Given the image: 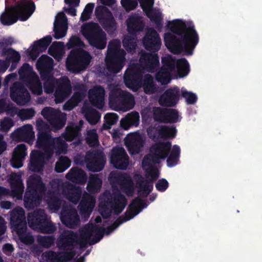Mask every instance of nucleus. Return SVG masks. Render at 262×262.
<instances>
[{
	"label": "nucleus",
	"mask_w": 262,
	"mask_h": 262,
	"mask_svg": "<svg viewBox=\"0 0 262 262\" xmlns=\"http://www.w3.org/2000/svg\"><path fill=\"white\" fill-rule=\"evenodd\" d=\"M172 33L164 34V43L167 48L173 54L184 53L189 56L199 41V35L193 25L176 19L169 21Z\"/></svg>",
	"instance_id": "1"
},
{
	"label": "nucleus",
	"mask_w": 262,
	"mask_h": 262,
	"mask_svg": "<svg viewBox=\"0 0 262 262\" xmlns=\"http://www.w3.org/2000/svg\"><path fill=\"white\" fill-rule=\"evenodd\" d=\"M99 211L103 219H108L112 211L116 215L120 214L127 205V199L120 191L111 193L105 190L100 197Z\"/></svg>",
	"instance_id": "2"
},
{
	"label": "nucleus",
	"mask_w": 262,
	"mask_h": 262,
	"mask_svg": "<svg viewBox=\"0 0 262 262\" xmlns=\"http://www.w3.org/2000/svg\"><path fill=\"white\" fill-rule=\"evenodd\" d=\"M35 5L31 0H20L14 6L7 9L1 16V23L4 25L10 26L18 20H27L35 10Z\"/></svg>",
	"instance_id": "3"
},
{
	"label": "nucleus",
	"mask_w": 262,
	"mask_h": 262,
	"mask_svg": "<svg viewBox=\"0 0 262 262\" xmlns=\"http://www.w3.org/2000/svg\"><path fill=\"white\" fill-rule=\"evenodd\" d=\"M46 191L45 184L40 176H31L27 181V187L24 195V206L27 209L38 206Z\"/></svg>",
	"instance_id": "4"
},
{
	"label": "nucleus",
	"mask_w": 262,
	"mask_h": 262,
	"mask_svg": "<svg viewBox=\"0 0 262 262\" xmlns=\"http://www.w3.org/2000/svg\"><path fill=\"white\" fill-rule=\"evenodd\" d=\"M120 47L121 43L118 39L112 40L108 43L105 61L110 72L117 73L124 65L126 52Z\"/></svg>",
	"instance_id": "5"
},
{
	"label": "nucleus",
	"mask_w": 262,
	"mask_h": 262,
	"mask_svg": "<svg viewBox=\"0 0 262 262\" xmlns=\"http://www.w3.org/2000/svg\"><path fill=\"white\" fill-rule=\"evenodd\" d=\"M10 223L12 229L17 234L20 241L26 245H30L34 242L32 235L27 233V223L25 212L21 207L13 209L10 213Z\"/></svg>",
	"instance_id": "6"
},
{
	"label": "nucleus",
	"mask_w": 262,
	"mask_h": 262,
	"mask_svg": "<svg viewBox=\"0 0 262 262\" xmlns=\"http://www.w3.org/2000/svg\"><path fill=\"white\" fill-rule=\"evenodd\" d=\"M77 234L72 230H64L57 240V247L61 251L62 255L58 257V262H68L75 256L74 251L77 243Z\"/></svg>",
	"instance_id": "7"
},
{
	"label": "nucleus",
	"mask_w": 262,
	"mask_h": 262,
	"mask_svg": "<svg viewBox=\"0 0 262 262\" xmlns=\"http://www.w3.org/2000/svg\"><path fill=\"white\" fill-rule=\"evenodd\" d=\"M104 229L97 225H86L79 230V234H77V243L79 245L80 249H84L88 247V245H94L98 243L103 237Z\"/></svg>",
	"instance_id": "8"
},
{
	"label": "nucleus",
	"mask_w": 262,
	"mask_h": 262,
	"mask_svg": "<svg viewBox=\"0 0 262 262\" xmlns=\"http://www.w3.org/2000/svg\"><path fill=\"white\" fill-rule=\"evenodd\" d=\"M81 32L89 44L102 50L106 45V34L97 23L91 21L83 25Z\"/></svg>",
	"instance_id": "9"
},
{
	"label": "nucleus",
	"mask_w": 262,
	"mask_h": 262,
	"mask_svg": "<svg viewBox=\"0 0 262 262\" xmlns=\"http://www.w3.org/2000/svg\"><path fill=\"white\" fill-rule=\"evenodd\" d=\"M28 224L31 228L44 234H52L56 227L43 209H37L28 214Z\"/></svg>",
	"instance_id": "10"
},
{
	"label": "nucleus",
	"mask_w": 262,
	"mask_h": 262,
	"mask_svg": "<svg viewBox=\"0 0 262 262\" xmlns=\"http://www.w3.org/2000/svg\"><path fill=\"white\" fill-rule=\"evenodd\" d=\"M148 204L144 200H142L138 196L135 198L129 205L125 212L124 216H119L111 225L108 226L106 229L102 227L104 229L103 235L104 233L107 235L110 234L122 223L129 221L138 215L143 208H146Z\"/></svg>",
	"instance_id": "11"
},
{
	"label": "nucleus",
	"mask_w": 262,
	"mask_h": 262,
	"mask_svg": "<svg viewBox=\"0 0 262 262\" xmlns=\"http://www.w3.org/2000/svg\"><path fill=\"white\" fill-rule=\"evenodd\" d=\"M92 56L89 52L83 49L72 50L67 61V68L70 72L78 74L86 70L90 64Z\"/></svg>",
	"instance_id": "12"
},
{
	"label": "nucleus",
	"mask_w": 262,
	"mask_h": 262,
	"mask_svg": "<svg viewBox=\"0 0 262 262\" xmlns=\"http://www.w3.org/2000/svg\"><path fill=\"white\" fill-rule=\"evenodd\" d=\"M171 146L169 141L154 143L150 147L149 154L144 157L142 165L145 166L150 165L151 163L159 164L161 160H165L168 157Z\"/></svg>",
	"instance_id": "13"
},
{
	"label": "nucleus",
	"mask_w": 262,
	"mask_h": 262,
	"mask_svg": "<svg viewBox=\"0 0 262 262\" xmlns=\"http://www.w3.org/2000/svg\"><path fill=\"white\" fill-rule=\"evenodd\" d=\"M85 161L89 171L99 172L104 167L106 158L103 151L98 149H93L86 152Z\"/></svg>",
	"instance_id": "14"
},
{
	"label": "nucleus",
	"mask_w": 262,
	"mask_h": 262,
	"mask_svg": "<svg viewBox=\"0 0 262 262\" xmlns=\"http://www.w3.org/2000/svg\"><path fill=\"white\" fill-rule=\"evenodd\" d=\"M142 79V73L139 67L135 64L130 65L124 75L125 85L134 91H136L141 87Z\"/></svg>",
	"instance_id": "15"
},
{
	"label": "nucleus",
	"mask_w": 262,
	"mask_h": 262,
	"mask_svg": "<svg viewBox=\"0 0 262 262\" xmlns=\"http://www.w3.org/2000/svg\"><path fill=\"white\" fill-rule=\"evenodd\" d=\"M41 115L55 129L62 128L66 124V116L51 107H46L43 108Z\"/></svg>",
	"instance_id": "16"
},
{
	"label": "nucleus",
	"mask_w": 262,
	"mask_h": 262,
	"mask_svg": "<svg viewBox=\"0 0 262 262\" xmlns=\"http://www.w3.org/2000/svg\"><path fill=\"white\" fill-rule=\"evenodd\" d=\"M139 55V62L145 71L149 73H154L159 69V57L157 53H147L141 50Z\"/></svg>",
	"instance_id": "17"
},
{
	"label": "nucleus",
	"mask_w": 262,
	"mask_h": 262,
	"mask_svg": "<svg viewBox=\"0 0 262 262\" xmlns=\"http://www.w3.org/2000/svg\"><path fill=\"white\" fill-rule=\"evenodd\" d=\"M11 99L19 105H24L30 101L31 96L27 89L20 82H15L10 88Z\"/></svg>",
	"instance_id": "18"
},
{
	"label": "nucleus",
	"mask_w": 262,
	"mask_h": 262,
	"mask_svg": "<svg viewBox=\"0 0 262 262\" xmlns=\"http://www.w3.org/2000/svg\"><path fill=\"white\" fill-rule=\"evenodd\" d=\"M143 46L147 51L157 53L161 46V40L159 34L154 28L148 29L142 38Z\"/></svg>",
	"instance_id": "19"
},
{
	"label": "nucleus",
	"mask_w": 262,
	"mask_h": 262,
	"mask_svg": "<svg viewBox=\"0 0 262 262\" xmlns=\"http://www.w3.org/2000/svg\"><path fill=\"white\" fill-rule=\"evenodd\" d=\"M72 93L71 82L67 76H63L58 79L57 83L54 96L56 103L63 102L68 98Z\"/></svg>",
	"instance_id": "20"
},
{
	"label": "nucleus",
	"mask_w": 262,
	"mask_h": 262,
	"mask_svg": "<svg viewBox=\"0 0 262 262\" xmlns=\"http://www.w3.org/2000/svg\"><path fill=\"white\" fill-rule=\"evenodd\" d=\"M128 156L122 147L113 148L110 157L111 163L117 169L125 170L128 165Z\"/></svg>",
	"instance_id": "21"
},
{
	"label": "nucleus",
	"mask_w": 262,
	"mask_h": 262,
	"mask_svg": "<svg viewBox=\"0 0 262 262\" xmlns=\"http://www.w3.org/2000/svg\"><path fill=\"white\" fill-rule=\"evenodd\" d=\"M180 90L176 86L167 89L160 97L159 104L162 106L173 107L179 102Z\"/></svg>",
	"instance_id": "22"
},
{
	"label": "nucleus",
	"mask_w": 262,
	"mask_h": 262,
	"mask_svg": "<svg viewBox=\"0 0 262 262\" xmlns=\"http://www.w3.org/2000/svg\"><path fill=\"white\" fill-rule=\"evenodd\" d=\"M133 98V95L119 89L112 90L108 97L109 104L115 109H122V105Z\"/></svg>",
	"instance_id": "23"
},
{
	"label": "nucleus",
	"mask_w": 262,
	"mask_h": 262,
	"mask_svg": "<svg viewBox=\"0 0 262 262\" xmlns=\"http://www.w3.org/2000/svg\"><path fill=\"white\" fill-rule=\"evenodd\" d=\"M109 180L112 183L119 185L121 189L125 192L132 193L133 191V181L128 174L112 171L109 176Z\"/></svg>",
	"instance_id": "24"
},
{
	"label": "nucleus",
	"mask_w": 262,
	"mask_h": 262,
	"mask_svg": "<svg viewBox=\"0 0 262 262\" xmlns=\"http://www.w3.org/2000/svg\"><path fill=\"white\" fill-rule=\"evenodd\" d=\"M54 140L49 132L37 134L36 147L44 150L45 155L48 158H51L53 154V143Z\"/></svg>",
	"instance_id": "25"
},
{
	"label": "nucleus",
	"mask_w": 262,
	"mask_h": 262,
	"mask_svg": "<svg viewBox=\"0 0 262 262\" xmlns=\"http://www.w3.org/2000/svg\"><path fill=\"white\" fill-rule=\"evenodd\" d=\"M95 199L89 193L84 191L78 206L82 217L88 219L90 217L95 207Z\"/></svg>",
	"instance_id": "26"
},
{
	"label": "nucleus",
	"mask_w": 262,
	"mask_h": 262,
	"mask_svg": "<svg viewBox=\"0 0 262 262\" xmlns=\"http://www.w3.org/2000/svg\"><path fill=\"white\" fill-rule=\"evenodd\" d=\"M105 91L104 89L100 86H96L89 91V99L92 106L102 109L104 105Z\"/></svg>",
	"instance_id": "27"
},
{
	"label": "nucleus",
	"mask_w": 262,
	"mask_h": 262,
	"mask_svg": "<svg viewBox=\"0 0 262 262\" xmlns=\"http://www.w3.org/2000/svg\"><path fill=\"white\" fill-rule=\"evenodd\" d=\"M53 67V59L46 55H42L36 62V68L39 72L41 78H45L54 75Z\"/></svg>",
	"instance_id": "28"
},
{
	"label": "nucleus",
	"mask_w": 262,
	"mask_h": 262,
	"mask_svg": "<svg viewBox=\"0 0 262 262\" xmlns=\"http://www.w3.org/2000/svg\"><path fill=\"white\" fill-rule=\"evenodd\" d=\"M82 189L70 183L66 184L62 189V193L66 198L74 204H77L82 198Z\"/></svg>",
	"instance_id": "29"
},
{
	"label": "nucleus",
	"mask_w": 262,
	"mask_h": 262,
	"mask_svg": "<svg viewBox=\"0 0 262 262\" xmlns=\"http://www.w3.org/2000/svg\"><path fill=\"white\" fill-rule=\"evenodd\" d=\"M126 25L129 34L136 36L138 33L143 31L145 27V23L141 16L135 14L130 16L127 19Z\"/></svg>",
	"instance_id": "30"
},
{
	"label": "nucleus",
	"mask_w": 262,
	"mask_h": 262,
	"mask_svg": "<svg viewBox=\"0 0 262 262\" xmlns=\"http://www.w3.org/2000/svg\"><path fill=\"white\" fill-rule=\"evenodd\" d=\"M13 138L19 141H25L28 143H32L34 138V133L31 125H26L18 128L12 134Z\"/></svg>",
	"instance_id": "31"
},
{
	"label": "nucleus",
	"mask_w": 262,
	"mask_h": 262,
	"mask_svg": "<svg viewBox=\"0 0 262 262\" xmlns=\"http://www.w3.org/2000/svg\"><path fill=\"white\" fill-rule=\"evenodd\" d=\"M149 175L150 176L151 179L146 180H141L138 183V187L140 190L139 192H141L140 194L143 198H146L148 195L152 191L153 189L152 182L156 180L159 176V172L158 170L154 168L149 172Z\"/></svg>",
	"instance_id": "32"
},
{
	"label": "nucleus",
	"mask_w": 262,
	"mask_h": 262,
	"mask_svg": "<svg viewBox=\"0 0 262 262\" xmlns=\"http://www.w3.org/2000/svg\"><path fill=\"white\" fill-rule=\"evenodd\" d=\"M45 153L33 150L30 155V170L33 172H40L43 170L45 164Z\"/></svg>",
	"instance_id": "33"
},
{
	"label": "nucleus",
	"mask_w": 262,
	"mask_h": 262,
	"mask_svg": "<svg viewBox=\"0 0 262 262\" xmlns=\"http://www.w3.org/2000/svg\"><path fill=\"white\" fill-rule=\"evenodd\" d=\"M9 183L13 194L18 199H21L24 186L21 176L16 173H13L10 177Z\"/></svg>",
	"instance_id": "34"
},
{
	"label": "nucleus",
	"mask_w": 262,
	"mask_h": 262,
	"mask_svg": "<svg viewBox=\"0 0 262 262\" xmlns=\"http://www.w3.org/2000/svg\"><path fill=\"white\" fill-rule=\"evenodd\" d=\"M61 220L63 224L70 228H74L79 225L80 219L75 209H70L62 213Z\"/></svg>",
	"instance_id": "35"
},
{
	"label": "nucleus",
	"mask_w": 262,
	"mask_h": 262,
	"mask_svg": "<svg viewBox=\"0 0 262 262\" xmlns=\"http://www.w3.org/2000/svg\"><path fill=\"white\" fill-rule=\"evenodd\" d=\"M126 145L129 154L132 155L139 154L144 144L142 138L138 136H132L125 141Z\"/></svg>",
	"instance_id": "36"
},
{
	"label": "nucleus",
	"mask_w": 262,
	"mask_h": 262,
	"mask_svg": "<svg viewBox=\"0 0 262 262\" xmlns=\"http://www.w3.org/2000/svg\"><path fill=\"white\" fill-rule=\"evenodd\" d=\"M52 40V37L48 35L38 40L35 41L30 51V56L36 57L39 53L45 51L51 43Z\"/></svg>",
	"instance_id": "37"
},
{
	"label": "nucleus",
	"mask_w": 262,
	"mask_h": 262,
	"mask_svg": "<svg viewBox=\"0 0 262 262\" xmlns=\"http://www.w3.org/2000/svg\"><path fill=\"white\" fill-rule=\"evenodd\" d=\"M66 178L74 183L83 184L86 183L88 177L83 170L74 167H72L66 174Z\"/></svg>",
	"instance_id": "38"
},
{
	"label": "nucleus",
	"mask_w": 262,
	"mask_h": 262,
	"mask_svg": "<svg viewBox=\"0 0 262 262\" xmlns=\"http://www.w3.org/2000/svg\"><path fill=\"white\" fill-rule=\"evenodd\" d=\"M141 87H142L144 92L148 95L153 94L159 92L160 88L154 81L152 76L146 74L141 81Z\"/></svg>",
	"instance_id": "39"
},
{
	"label": "nucleus",
	"mask_w": 262,
	"mask_h": 262,
	"mask_svg": "<svg viewBox=\"0 0 262 262\" xmlns=\"http://www.w3.org/2000/svg\"><path fill=\"white\" fill-rule=\"evenodd\" d=\"M99 23L108 33H113L117 30V23L112 12L106 14L104 17L101 18Z\"/></svg>",
	"instance_id": "40"
},
{
	"label": "nucleus",
	"mask_w": 262,
	"mask_h": 262,
	"mask_svg": "<svg viewBox=\"0 0 262 262\" xmlns=\"http://www.w3.org/2000/svg\"><path fill=\"white\" fill-rule=\"evenodd\" d=\"M62 200L59 193L54 191L48 192L47 204L49 208L54 212L58 211L62 204Z\"/></svg>",
	"instance_id": "41"
},
{
	"label": "nucleus",
	"mask_w": 262,
	"mask_h": 262,
	"mask_svg": "<svg viewBox=\"0 0 262 262\" xmlns=\"http://www.w3.org/2000/svg\"><path fill=\"white\" fill-rule=\"evenodd\" d=\"M102 180L98 174H91L89 176L86 189L90 193H98L102 186Z\"/></svg>",
	"instance_id": "42"
},
{
	"label": "nucleus",
	"mask_w": 262,
	"mask_h": 262,
	"mask_svg": "<svg viewBox=\"0 0 262 262\" xmlns=\"http://www.w3.org/2000/svg\"><path fill=\"white\" fill-rule=\"evenodd\" d=\"M139 114L137 112H133L128 114L120 121V125L122 128L127 129L130 126H137L139 121Z\"/></svg>",
	"instance_id": "43"
},
{
	"label": "nucleus",
	"mask_w": 262,
	"mask_h": 262,
	"mask_svg": "<svg viewBox=\"0 0 262 262\" xmlns=\"http://www.w3.org/2000/svg\"><path fill=\"white\" fill-rule=\"evenodd\" d=\"M157 131L158 137L164 139H173L177 134V129L173 126L159 125Z\"/></svg>",
	"instance_id": "44"
},
{
	"label": "nucleus",
	"mask_w": 262,
	"mask_h": 262,
	"mask_svg": "<svg viewBox=\"0 0 262 262\" xmlns=\"http://www.w3.org/2000/svg\"><path fill=\"white\" fill-rule=\"evenodd\" d=\"M145 13L150 20L155 23L157 29L161 30L162 28L163 18L160 12L154 9H149L145 11Z\"/></svg>",
	"instance_id": "45"
},
{
	"label": "nucleus",
	"mask_w": 262,
	"mask_h": 262,
	"mask_svg": "<svg viewBox=\"0 0 262 262\" xmlns=\"http://www.w3.org/2000/svg\"><path fill=\"white\" fill-rule=\"evenodd\" d=\"M2 55L6 56V60L9 63H12L11 69L15 68L21 58L20 53L11 48H9L8 50L4 49V53Z\"/></svg>",
	"instance_id": "46"
},
{
	"label": "nucleus",
	"mask_w": 262,
	"mask_h": 262,
	"mask_svg": "<svg viewBox=\"0 0 262 262\" xmlns=\"http://www.w3.org/2000/svg\"><path fill=\"white\" fill-rule=\"evenodd\" d=\"M32 94L40 95L42 93V86L37 75L25 82Z\"/></svg>",
	"instance_id": "47"
},
{
	"label": "nucleus",
	"mask_w": 262,
	"mask_h": 262,
	"mask_svg": "<svg viewBox=\"0 0 262 262\" xmlns=\"http://www.w3.org/2000/svg\"><path fill=\"white\" fill-rule=\"evenodd\" d=\"M81 136L80 132L77 129L74 123L68 125L63 135L64 139L67 141L71 142Z\"/></svg>",
	"instance_id": "48"
},
{
	"label": "nucleus",
	"mask_w": 262,
	"mask_h": 262,
	"mask_svg": "<svg viewBox=\"0 0 262 262\" xmlns=\"http://www.w3.org/2000/svg\"><path fill=\"white\" fill-rule=\"evenodd\" d=\"M178 59L176 57L170 55H167L162 57V68L170 72H173L177 65Z\"/></svg>",
	"instance_id": "49"
},
{
	"label": "nucleus",
	"mask_w": 262,
	"mask_h": 262,
	"mask_svg": "<svg viewBox=\"0 0 262 262\" xmlns=\"http://www.w3.org/2000/svg\"><path fill=\"white\" fill-rule=\"evenodd\" d=\"M20 79L24 82L32 78L37 74L32 71V67L29 63H24L18 71Z\"/></svg>",
	"instance_id": "50"
},
{
	"label": "nucleus",
	"mask_w": 262,
	"mask_h": 262,
	"mask_svg": "<svg viewBox=\"0 0 262 262\" xmlns=\"http://www.w3.org/2000/svg\"><path fill=\"white\" fill-rule=\"evenodd\" d=\"M41 78L44 81L43 88L45 92L47 94L53 93L57 86L58 79L55 78L54 75H52L49 77H46L45 78L44 77H41Z\"/></svg>",
	"instance_id": "51"
},
{
	"label": "nucleus",
	"mask_w": 262,
	"mask_h": 262,
	"mask_svg": "<svg viewBox=\"0 0 262 262\" xmlns=\"http://www.w3.org/2000/svg\"><path fill=\"white\" fill-rule=\"evenodd\" d=\"M176 68L180 77H184L187 76L190 71L189 63L186 59L184 58L178 59Z\"/></svg>",
	"instance_id": "52"
},
{
	"label": "nucleus",
	"mask_w": 262,
	"mask_h": 262,
	"mask_svg": "<svg viewBox=\"0 0 262 262\" xmlns=\"http://www.w3.org/2000/svg\"><path fill=\"white\" fill-rule=\"evenodd\" d=\"M63 47V42L54 41L49 47L48 49V53L55 58H61Z\"/></svg>",
	"instance_id": "53"
},
{
	"label": "nucleus",
	"mask_w": 262,
	"mask_h": 262,
	"mask_svg": "<svg viewBox=\"0 0 262 262\" xmlns=\"http://www.w3.org/2000/svg\"><path fill=\"white\" fill-rule=\"evenodd\" d=\"M167 108L154 107L152 110V118L155 121L165 123Z\"/></svg>",
	"instance_id": "54"
},
{
	"label": "nucleus",
	"mask_w": 262,
	"mask_h": 262,
	"mask_svg": "<svg viewBox=\"0 0 262 262\" xmlns=\"http://www.w3.org/2000/svg\"><path fill=\"white\" fill-rule=\"evenodd\" d=\"M86 120L91 124H96L100 118L99 113L94 108L89 107L84 113Z\"/></svg>",
	"instance_id": "55"
},
{
	"label": "nucleus",
	"mask_w": 262,
	"mask_h": 262,
	"mask_svg": "<svg viewBox=\"0 0 262 262\" xmlns=\"http://www.w3.org/2000/svg\"><path fill=\"white\" fill-rule=\"evenodd\" d=\"M171 72L161 68L160 70L156 74V79L162 84L165 85L170 82L171 79Z\"/></svg>",
	"instance_id": "56"
},
{
	"label": "nucleus",
	"mask_w": 262,
	"mask_h": 262,
	"mask_svg": "<svg viewBox=\"0 0 262 262\" xmlns=\"http://www.w3.org/2000/svg\"><path fill=\"white\" fill-rule=\"evenodd\" d=\"M71 160L66 156H61L56 163L55 170L57 172H63L71 165Z\"/></svg>",
	"instance_id": "57"
},
{
	"label": "nucleus",
	"mask_w": 262,
	"mask_h": 262,
	"mask_svg": "<svg viewBox=\"0 0 262 262\" xmlns=\"http://www.w3.org/2000/svg\"><path fill=\"white\" fill-rule=\"evenodd\" d=\"M136 36L127 35L123 39V46L128 52H134L137 47Z\"/></svg>",
	"instance_id": "58"
},
{
	"label": "nucleus",
	"mask_w": 262,
	"mask_h": 262,
	"mask_svg": "<svg viewBox=\"0 0 262 262\" xmlns=\"http://www.w3.org/2000/svg\"><path fill=\"white\" fill-rule=\"evenodd\" d=\"M54 37L56 39H59L66 36L67 31V27L66 24L56 22L54 24Z\"/></svg>",
	"instance_id": "59"
},
{
	"label": "nucleus",
	"mask_w": 262,
	"mask_h": 262,
	"mask_svg": "<svg viewBox=\"0 0 262 262\" xmlns=\"http://www.w3.org/2000/svg\"><path fill=\"white\" fill-rule=\"evenodd\" d=\"M85 141L91 147L97 146L99 144L98 135L96 129H90L87 131Z\"/></svg>",
	"instance_id": "60"
},
{
	"label": "nucleus",
	"mask_w": 262,
	"mask_h": 262,
	"mask_svg": "<svg viewBox=\"0 0 262 262\" xmlns=\"http://www.w3.org/2000/svg\"><path fill=\"white\" fill-rule=\"evenodd\" d=\"M64 1L66 4L69 5V8L64 7L63 10L71 16H76L77 10L75 8L79 6L80 0H64Z\"/></svg>",
	"instance_id": "61"
},
{
	"label": "nucleus",
	"mask_w": 262,
	"mask_h": 262,
	"mask_svg": "<svg viewBox=\"0 0 262 262\" xmlns=\"http://www.w3.org/2000/svg\"><path fill=\"white\" fill-rule=\"evenodd\" d=\"M165 123H175L180 121L178 111L174 108H167Z\"/></svg>",
	"instance_id": "62"
},
{
	"label": "nucleus",
	"mask_w": 262,
	"mask_h": 262,
	"mask_svg": "<svg viewBox=\"0 0 262 262\" xmlns=\"http://www.w3.org/2000/svg\"><path fill=\"white\" fill-rule=\"evenodd\" d=\"M105 123L103 127L105 129H110L112 125L115 124L119 119L118 115L114 113H107L104 117Z\"/></svg>",
	"instance_id": "63"
},
{
	"label": "nucleus",
	"mask_w": 262,
	"mask_h": 262,
	"mask_svg": "<svg viewBox=\"0 0 262 262\" xmlns=\"http://www.w3.org/2000/svg\"><path fill=\"white\" fill-rule=\"evenodd\" d=\"M94 6L95 4L92 3L86 5L80 16V20L82 21H87L91 18Z\"/></svg>",
	"instance_id": "64"
}]
</instances>
